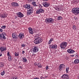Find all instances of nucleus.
Segmentation results:
<instances>
[{
  "label": "nucleus",
  "mask_w": 79,
  "mask_h": 79,
  "mask_svg": "<svg viewBox=\"0 0 79 79\" xmlns=\"http://www.w3.org/2000/svg\"><path fill=\"white\" fill-rule=\"evenodd\" d=\"M2 55V54H0V56H1Z\"/></svg>",
  "instance_id": "nucleus-54"
},
{
  "label": "nucleus",
  "mask_w": 79,
  "mask_h": 79,
  "mask_svg": "<svg viewBox=\"0 0 79 79\" xmlns=\"http://www.w3.org/2000/svg\"><path fill=\"white\" fill-rule=\"evenodd\" d=\"M28 30L29 32L30 33V34H34V32H33V31H32V28L31 27H29L28 28Z\"/></svg>",
  "instance_id": "nucleus-17"
},
{
  "label": "nucleus",
  "mask_w": 79,
  "mask_h": 79,
  "mask_svg": "<svg viewBox=\"0 0 79 79\" xmlns=\"http://www.w3.org/2000/svg\"><path fill=\"white\" fill-rule=\"evenodd\" d=\"M74 56V55H70V56H71L72 57H73Z\"/></svg>",
  "instance_id": "nucleus-46"
},
{
  "label": "nucleus",
  "mask_w": 79,
  "mask_h": 79,
  "mask_svg": "<svg viewBox=\"0 0 79 79\" xmlns=\"http://www.w3.org/2000/svg\"><path fill=\"white\" fill-rule=\"evenodd\" d=\"M41 79H45V78L44 77H40Z\"/></svg>",
  "instance_id": "nucleus-43"
},
{
  "label": "nucleus",
  "mask_w": 79,
  "mask_h": 79,
  "mask_svg": "<svg viewBox=\"0 0 79 79\" xmlns=\"http://www.w3.org/2000/svg\"><path fill=\"white\" fill-rule=\"evenodd\" d=\"M32 52L33 53H36L39 52V48L38 47H34Z\"/></svg>",
  "instance_id": "nucleus-4"
},
{
  "label": "nucleus",
  "mask_w": 79,
  "mask_h": 79,
  "mask_svg": "<svg viewBox=\"0 0 79 79\" xmlns=\"http://www.w3.org/2000/svg\"><path fill=\"white\" fill-rule=\"evenodd\" d=\"M12 37L13 38H15L16 37V36L14 33H12Z\"/></svg>",
  "instance_id": "nucleus-29"
},
{
  "label": "nucleus",
  "mask_w": 79,
  "mask_h": 79,
  "mask_svg": "<svg viewBox=\"0 0 79 79\" xmlns=\"http://www.w3.org/2000/svg\"><path fill=\"white\" fill-rule=\"evenodd\" d=\"M51 41L49 40L48 43L49 44H51Z\"/></svg>",
  "instance_id": "nucleus-47"
},
{
  "label": "nucleus",
  "mask_w": 79,
  "mask_h": 79,
  "mask_svg": "<svg viewBox=\"0 0 79 79\" xmlns=\"http://www.w3.org/2000/svg\"><path fill=\"white\" fill-rule=\"evenodd\" d=\"M43 5L45 7H48L50 6V3L46 2L43 3Z\"/></svg>",
  "instance_id": "nucleus-11"
},
{
  "label": "nucleus",
  "mask_w": 79,
  "mask_h": 79,
  "mask_svg": "<svg viewBox=\"0 0 79 79\" xmlns=\"http://www.w3.org/2000/svg\"><path fill=\"white\" fill-rule=\"evenodd\" d=\"M43 1H45V2H46L47 1H48V0H43Z\"/></svg>",
  "instance_id": "nucleus-52"
},
{
  "label": "nucleus",
  "mask_w": 79,
  "mask_h": 79,
  "mask_svg": "<svg viewBox=\"0 0 79 79\" xmlns=\"http://www.w3.org/2000/svg\"><path fill=\"white\" fill-rule=\"evenodd\" d=\"M79 63V60L78 59H76L74 61V63L78 64Z\"/></svg>",
  "instance_id": "nucleus-20"
},
{
  "label": "nucleus",
  "mask_w": 79,
  "mask_h": 79,
  "mask_svg": "<svg viewBox=\"0 0 79 79\" xmlns=\"http://www.w3.org/2000/svg\"><path fill=\"white\" fill-rule=\"evenodd\" d=\"M35 0H30L31 2H33V1H35Z\"/></svg>",
  "instance_id": "nucleus-49"
},
{
  "label": "nucleus",
  "mask_w": 79,
  "mask_h": 79,
  "mask_svg": "<svg viewBox=\"0 0 79 79\" xmlns=\"http://www.w3.org/2000/svg\"><path fill=\"white\" fill-rule=\"evenodd\" d=\"M53 38H52L49 41H50L51 42H52V41H53Z\"/></svg>",
  "instance_id": "nucleus-39"
},
{
  "label": "nucleus",
  "mask_w": 79,
  "mask_h": 79,
  "mask_svg": "<svg viewBox=\"0 0 79 79\" xmlns=\"http://www.w3.org/2000/svg\"><path fill=\"white\" fill-rule=\"evenodd\" d=\"M57 48V46L56 45L54 44L53 45V48Z\"/></svg>",
  "instance_id": "nucleus-25"
},
{
  "label": "nucleus",
  "mask_w": 79,
  "mask_h": 79,
  "mask_svg": "<svg viewBox=\"0 0 79 79\" xmlns=\"http://www.w3.org/2000/svg\"><path fill=\"white\" fill-rule=\"evenodd\" d=\"M19 55V54H18L17 53H16V52H15V56H18Z\"/></svg>",
  "instance_id": "nucleus-37"
},
{
  "label": "nucleus",
  "mask_w": 79,
  "mask_h": 79,
  "mask_svg": "<svg viewBox=\"0 0 79 79\" xmlns=\"http://www.w3.org/2000/svg\"><path fill=\"white\" fill-rule=\"evenodd\" d=\"M11 5L12 6H15V7H16V6H19V4H18V3H16V2H12L11 3Z\"/></svg>",
  "instance_id": "nucleus-15"
},
{
  "label": "nucleus",
  "mask_w": 79,
  "mask_h": 79,
  "mask_svg": "<svg viewBox=\"0 0 79 79\" xmlns=\"http://www.w3.org/2000/svg\"><path fill=\"white\" fill-rule=\"evenodd\" d=\"M13 79H17V78L16 77L13 78Z\"/></svg>",
  "instance_id": "nucleus-51"
},
{
  "label": "nucleus",
  "mask_w": 79,
  "mask_h": 79,
  "mask_svg": "<svg viewBox=\"0 0 79 79\" xmlns=\"http://www.w3.org/2000/svg\"><path fill=\"white\" fill-rule=\"evenodd\" d=\"M8 60L10 61H11V56H9Z\"/></svg>",
  "instance_id": "nucleus-26"
},
{
  "label": "nucleus",
  "mask_w": 79,
  "mask_h": 79,
  "mask_svg": "<svg viewBox=\"0 0 79 79\" xmlns=\"http://www.w3.org/2000/svg\"><path fill=\"white\" fill-rule=\"evenodd\" d=\"M75 2L76 3H77L79 2V0H75Z\"/></svg>",
  "instance_id": "nucleus-33"
},
{
  "label": "nucleus",
  "mask_w": 79,
  "mask_h": 79,
  "mask_svg": "<svg viewBox=\"0 0 79 79\" xmlns=\"http://www.w3.org/2000/svg\"><path fill=\"white\" fill-rule=\"evenodd\" d=\"M0 32H3V30H2V29H1V28H0Z\"/></svg>",
  "instance_id": "nucleus-44"
},
{
  "label": "nucleus",
  "mask_w": 79,
  "mask_h": 79,
  "mask_svg": "<svg viewBox=\"0 0 79 79\" xmlns=\"http://www.w3.org/2000/svg\"><path fill=\"white\" fill-rule=\"evenodd\" d=\"M39 79V78H34V79Z\"/></svg>",
  "instance_id": "nucleus-53"
},
{
  "label": "nucleus",
  "mask_w": 79,
  "mask_h": 79,
  "mask_svg": "<svg viewBox=\"0 0 79 79\" xmlns=\"http://www.w3.org/2000/svg\"><path fill=\"white\" fill-rule=\"evenodd\" d=\"M34 11V9H33V7H31V8L29 9V10H27V13L28 15H31L32 13Z\"/></svg>",
  "instance_id": "nucleus-6"
},
{
  "label": "nucleus",
  "mask_w": 79,
  "mask_h": 79,
  "mask_svg": "<svg viewBox=\"0 0 79 79\" xmlns=\"http://www.w3.org/2000/svg\"><path fill=\"white\" fill-rule=\"evenodd\" d=\"M0 49L1 51L2 52H3V51H5L6 50V48L5 47H3L2 48H1Z\"/></svg>",
  "instance_id": "nucleus-21"
},
{
  "label": "nucleus",
  "mask_w": 79,
  "mask_h": 79,
  "mask_svg": "<svg viewBox=\"0 0 79 79\" xmlns=\"http://www.w3.org/2000/svg\"><path fill=\"white\" fill-rule=\"evenodd\" d=\"M61 78L64 79H69V75H68V74H63L61 77Z\"/></svg>",
  "instance_id": "nucleus-9"
},
{
  "label": "nucleus",
  "mask_w": 79,
  "mask_h": 79,
  "mask_svg": "<svg viewBox=\"0 0 79 79\" xmlns=\"http://www.w3.org/2000/svg\"><path fill=\"white\" fill-rule=\"evenodd\" d=\"M5 73V71H3L2 72H1V74L2 76H3Z\"/></svg>",
  "instance_id": "nucleus-24"
},
{
  "label": "nucleus",
  "mask_w": 79,
  "mask_h": 79,
  "mask_svg": "<svg viewBox=\"0 0 79 79\" xmlns=\"http://www.w3.org/2000/svg\"><path fill=\"white\" fill-rule=\"evenodd\" d=\"M23 7L25 8H27V9H30L31 8V5L30 4H26L25 5H24Z\"/></svg>",
  "instance_id": "nucleus-16"
},
{
  "label": "nucleus",
  "mask_w": 79,
  "mask_h": 79,
  "mask_svg": "<svg viewBox=\"0 0 79 79\" xmlns=\"http://www.w3.org/2000/svg\"><path fill=\"white\" fill-rule=\"evenodd\" d=\"M25 46H26V44H23L21 45L22 47H24Z\"/></svg>",
  "instance_id": "nucleus-36"
},
{
  "label": "nucleus",
  "mask_w": 79,
  "mask_h": 79,
  "mask_svg": "<svg viewBox=\"0 0 79 79\" xmlns=\"http://www.w3.org/2000/svg\"><path fill=\"white\" fill-rule=\"evenodd\" d=\"M46 70H48V66H47L46 68Z\"/></svg>",
  "instance_id": "nucleus-38"
},
{
  "label": "nucleus",
  "mask_w": 79,
  "mask_h": 79,
  "mask_svg": "<svg viewBox=\"0 0 79 79\" xmlns=\"http://www.w3.org/2000/svg\"><path fill=\"white\" fill-rule=\"evenodd\" d=\"M60 8L59 7H56L55 8V9L56 10H58V11H60Z\"/></svg>",
  "instance_id": "nucleus-30"
},
{
  "label": "nucleus",
  "mask_w": 79,
  "mask_h": 79,
  "mask_svg": "<svg viewBox=\"0 0 79 79\" xmlns=\"http://www.w3.org/2000/svg\"><path fill=\"white\" fill-rule=\"evenodd\" d=\"M53 44L51 45L50 46V48H53Z\"/></svg>",
  "instance_id": "nucleus-35"
},
{
  "label": "nucleus",
  "mask_w": 79,
  "mask_h": 79,
  "mask_svg": "<svg viewBox=\"0 0 79 79\" xmlns=\"http://www.w3.org/2000/svg\"><path fill=\"white\" fill-rule=\"evenodd\" d=\"M7 55L8 56H10V52H8V53H7Z\"/></svg>",
  "instance_id": "nucleus-40"
},
{
  "label": "nucleus",
  "mask_w": 79,
  "mask_h": 79,
  "mask_svg": "<svg viewBox=\"0 0 79 79\" xmlns=\"http://www.w3.org/2000/svg\"><path fill=\"white\" fill-rule=\"evenodd\" d=\"M62 19V17H61V16H59L57 18V19L58 20H60V19Z\"/></svg>",
  "instance_id": "nucleus-27"
},
{
  "label": "nucleus",
  "mask_w": 79,
  "mask_h": 79,
  "mask_svg": "<svg viewBox=\"0 0 79 79\" xmlns=\"http://www.w3.org/2000/svg\"><path fill=\"white\" fill-rule=\"evenodd\" d=\"M23 60L22 61L23 63H26V62H27V59L26 58V57H24V58L23 57Z\"/></svg>",
  "instance_id": "nucleus-19"
},
{
  "label": "nucleus",
  "mask_w": 79,
  "mask_h": 79,
  "mask_svg": "<svg viewBox=\"0 0 79 79\" xmlns=\"http://www.w3.org/2000/svg\"><path fill=\"white\" fill-rule=\"evenodd\" d=\"M64 64H60V66L59 67V70H60V71H61V70L64 68Z\"/></svg>",
  "instance_id": "nucleus-13"
},
{
  "label": "nucleus",
  "mask_w": 79,
  "mask_h": 79,
  "mask_svg": "<svg viewBox=\"0 0 79 79\" xmlns=\"http://www.w3.org/2000/svg\"><path fill=\"white\" fill-rule=\"evenodd\" d=\"M35 54H33L32 55V56H34V55H35Z\"/></svg>",
  "instance_id": "nucleus-48"
},
{
  "label": "nucleus",
  "mask_w": 79,
  "mask_h": 79,
  "mask_svg": "<svg viewBox=\"0 0 79 79\" xmlns=\"http://www.w3.org/2000/svg\"><path fill=\"white\" fill-rule=\"evenodd\" d=\"M36 36H38V34L36 35Z\"/></svg>",
  "instance_id": "nucleus-55"
},
{
  "label": "nucleus",
  "mask_w": 79,
  "mask_h": 79,
  "mask_svg": "<svg viewBox=\"0 0 79 79\" xmlns=\"http://www.w3.org/2000/svg\"><path fill=\"white\" fill-rule=\"evenodd\" d=\"M20 68H21V66H20Z\"/></svg>",
  "instance_id": "nucleus-57"
},
{
  "label": "nucleus",
  "mask_w": 79,
  "mask_h": 79,
  "mask_svg": "<svg viewBox=\"0 0 79 79\" xmlns=\"http://www.w3.org/2000/svg\"><path fill=\"white\" fill-rule=\"evenodd\" d=\"M4 66V65L1 62L0 63V67H2V66Z\"/></svg>",
  "instance_id": "nucleus-31"
},
{
  "label": "nucleus",
  "mask_w": 79,
  "mask_h": 79,
  "mask_svg": "<svg viewBox=\"0 0 79 79\" xmlns=\"http://www.w3.org/2000/svg\"><path fill=\"white\" fill-rule=\"evenodd\" d=\"M76 27V26H75V25H73V29H74Z\"/></svg>",
  "instance_id": "nucleus-42"
},
{
  "label": "nucleus",
  "mask_w": 79,
  "mask_h": 79,
  "mask_svg": "<svg viewBox=\"0 0 79 79\" xmlns=\"http://www.w3.org/2000/svg\"><path fill=\"white\" fill-rule=\"evenodd\" d=\"M6 35V33H3L2 34H0V39H6V38L5 37Z\"/></svg>",
  "instance_id": "nucleus-5"
},
{
  "label": "nucleus",
  "mask_w": 79,
  "mask_h": 79,
  "mask_svg": "<svg viewBox=\"0 0 79 79\" xmlns=\"http://www.w3.org/2000/svg\"><path fill=\"white\" fill-rule=\"evenodd\" d=\"M67 52L69 53H73V52H75V51L73 50L69 49L67 50Z\"/></svg>",
  "instance_id": "nucleus-18"
},
{
  "label": "nucleus",
  "mask_w": 79,
  "mask_h": 79,
  "mask_svg": "<svg viewBox=\"0 0 79 79\" xmlns=\"http://www.w3.org/2000/svg\"><path fill=\"white\" fill-rule=\"evenodd\" d=\"M32 4L34 6H37V5H36V4L35 3V2H32Z\"/></svg>",
  "instance_id": "nucleus-22"
},
{
  "label": "nucleus",
  "mask_w": 79,
  "mask_h": 79,
  "mask_svg": "<svg viewBox=\"0 0 79 79\" xmlns=\"http://www.w3.org/2000/svg\"><path fill=\"white\" fill-rule=\"evenodd\" d=\"M46 23H50L52 22V23H53V21L54 20L52 18L47 19H45Z\"/></svg>",
  "instance_id": "nucleus-7"
},
{
  "label": "nucleus",
  "mask_w": 79,
  "mask_h": 79,
  "mask_svg": "<svg viewBox=\"0 0 79 79\" xmlns=\"http://www.w3.org/2000/svg\"><path fill=\"white\" fill-rule=\"evenodd\" d=\"M2 29H5L6 27V26L5 25L2 26V27H0Z\"/></svg>",
  "instance_id": "nucleus-28"
},
{
  "label": "nucleus",
  "mask_w": 79,
  "mask_h": 79,
  "mask_svg": "<svg viewBox=\"0 0 79 79\" xmlns=\"http://www.w3.org/2000/svg\"><path fill=\"white\" fill-rule=\"evenodd\" d=\"M24 53H25V52L24 51H23L22 52V54H24Z\"/></svg>",
  "instance_id": "nucleus-45"
},
{
  "label": "nucleus",
  "mask_w": 79,
  "mask_h": 79,
  "mask_svg": "<svg viewBox=\"0 0 79 79\" xmlns=\"http://www.w3.org/2000/svg\"><path fill=\"white\" fill-rule=\"evenodd\" d=\"M72 13L75 15L76 16L79 14V8H73L72 9Z\"/></svg>",
  "instance_id": "nucleus-2"
},
{
  "label": "nucleus",
  "mask_w": 79,
  "mask_h": 79,
  "mask_svg": "<svg viewBox=\"0 0 79 79\" xmlns=\"http://www.w3.org/2000/svg\"><path fill=\"white\" fill-rule=\"evenodd\" d=\"M77 56H77V55H75V57L77 58Z\"/></svg>",
  "instance_id": "nucleus-50"
},
{
  "label": "nucleus",
  "mask_w": 79,
  "mask_h": 79,
  "mask_svg": "<svg viewBox=\"0 0 79 79\" xmlns=\"http://www.w3.org/2000/svg\"><path fill=\"white\" fill-rule=\"evenodd\" d=\"M68 43L66 42H64L61 43L60 45V47L62 49H64L67 45Z\"/></svg>",
  "instance_id": "nucleus-3"
},
{
  "label": "nucleus",
  "mask_w": 79,
  "mask_h": 79,
  "mask_svg": "<svg viewBox=\"0 0 79 79\" xmlns=\"http://www.w3.org/2000/svg\"><path fill=\"white\" fill-rule=\"evenodd\" d=\"M69 69V68L67 67L66 68V73H68Z\"/></svg>",
  "instance_id": "nucleus-32"
},
{
  "label": "nucleus",
  "mask_w": 79,
  "mask_h": 79,
  "mask_svg": "<svg viewBox=\"0 0 79 79\" xmlns=\"http://www.w3.org/2000/svg\"><path fill=\"white\" fill-rule=\"evenodd\" d=\"M7 14L6 13H4L2 14H1L0 15V17L2 18H5L7 17Z\"/></svg>",
  "instance_id": "nucleus-14"
},
{
  "label": "nucleus",
  "mask_w": 79,
  "mask_h": 79,
  "mask_svg": "<svg viewBox=\"0 0 79 79\" xmlns=\"http://www.w3.org/2000/svg\"><path fill=\"white\" fill-rule=\"evenodd\" d=\"M18 37L19 39H21L23 38H24V34L23 33H19V35Z\"/></svg>",
  "instance_id": "nucleus-12"
},
{
  "label": "nucleus",
  "mask_w": 79,
  "mask_h": 79,
  "mask_svg": "<svg viewBox=\"0 0 79 79\" xmlns=\"http://www.w3.org/2000/svg\"><path fill=\"white\" fill-rule=\"evenodd\" d=\"M37 66H38L39 68H42V66L40 63H37Z\"/></svg>",
  "instance_id": "nucleus-23"
},
{
  "label": "nucleus",
  "mask_w": 79,
  "mask_h": 79,
  "mask_svg": "<svg viewBox=\"0 0 79 79\" xmlns=\"http://www.w3.org/2000/svg\"><path fill=\"white\" fill-rule=\"evenodd\" d=\"M17 15L19 18H23L24 16V15L21 12H19L17 13Z\"/></svg>",
  "instance_id": "nucleus-10"
},
{
  "label": "nucleus",
  "mask_w": 79,
  "mask_h": 79,
  "mask_svg": "<svg viewBox=\"0 0 79 79\" xmlns=\"http://www.w3.org/2000/svg\"><path fill=\"white\" fill-rule=\"evenodd\" d=\"M44 10L40 8L36 11V13L39 15V14H40V13H44Z\"/></svg>",
  "instance_id": "nucleus-8"
},
{
  "label": "nucleus",
  "mask_w": 79,
  "mask_h": 79,
  "mask_svg": "<svg viewBox=\"0 0 79 79\" xmlns=\"http://www.w3.org/2000/svg\"><path fill=\"white\" fill-rule=\"evenodd\" d=\"M42 42V38L40 37L36 38L34 41L35 44H40Z\"/></svg>",
  "instance_id": "nucleus-1"
},
{
  "label": "nucleus",
  "mask_w": 79,
  "mask_h": 79,
  "mask_svg": "<svg viewBox=\"0 0 79 79\" xmlns=\"http://www.w3.org/2000/svg\"><path fill=\"white\" fill-rule=\"evenodd\" d=\"M74 19H75V20H77V19H78L76 17H74Z\"/></svg>",
  "instance_id": "nucleus-34"
},
{
  "label": "nucleus",
  "mask_w": 79,
  "mask_h": 79,
  "mask_svg": "<svg viewBox=\"0 0 79 79\" xmlns=\"http://www.w3.org/2000/svg\"><path fill=\"white\" fill-rule=\"evenodd\" d=\"M53 0V1H55V0Z\"/></svg>",
  "instance_id": "nucleus-56"
},
{
  "label": "nucleus",
  "mask_w": 79,
  "mask_h": 79,
  "mask_svg": "<svg viewBox=\"0 0 79 79\" xmlns=\"http://www.w3.org/2000/svg\"><path fill=\"white\" fill-rule=\"evenodd\" d=\"M37 63H35V64H34V65H35V66H36V65H37Z\"/></svg>",
  "instance_id": "nucleus-41"
}]
</instances>
